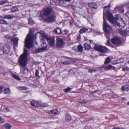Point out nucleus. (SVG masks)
Masks as SVG:
<instances>
[{"label":"nucleus","mask_w":129,"mask_h":129,"mask_svg":"<svg viewBox=\"0 0 129 129\" xmlns=\"http://www.w3.org/2000/svg\"><path fill=\"white\" fill-rule=\"evenodd\" d=\"M106 17H107L108 20L111 23H114L115 21L117 25L120 28H123L125 26V24L123 19L121 18L118 15H116L115 18H114L112 14L110 12H108L106 13L104 12L103 29L105 32L107 34H108L109 33L111 27L106 21L105 19Z\"/></svg>","instance_id":"nucleus-1"},{"label":"nucleus","mask_w":129,"mask_h":129,"mask_svg":"<svg viewBox=\"0 0 129 129\" xmlns=\"http://www.w3.org/2000/svg\"><path fill=\"white\" fill-rule=\"evenodd\" d=\"M31 31L30 30L28 35L27 36L25 41V45L26 48H30L33 46V40L34 39H36L35 36L31 35Z\"/></svg>","instance_id":"nucleus-2"},{"label":"nucleus","mask_w":129,"mask_h":129,"mask_svg":"<svg viewBox=\"0 0 129 129\" xmlns=\"http://www.w3.org/2000/svg\"><path fill=\"white\" fill-rule=\"evenodd\" d=\"M27 60V52L26 49L24 48V53L20 56L18 62L20 64H26Z\"/></svg>","instance_id":"nucleus-3"},{"label":"nucleus","mask_w":129,"mask_h":129,"mask_svg":"<svg viewBox=\"0 0 129 129\" xmlns=\"http://www.w3.org/2000/svg\"><path fill=\"white\" fill-rule=\"evenodd\" d=\"M41 41L42 42V44L41 45L42 48H39L36 49L35 51V53H37L42 52L46 51L47 50L46 42L44 40V39L42 40Z\"/></svg>","instance_id":"nucleus-4"},{"label":"nucleus","mask_w":129,"mask_h":129,"mask_svg":"<svg viewBox=\"0 0 129 129\" xmlns=\"http://www.w3.org/2000/svg\"><path fill=\"white\" fill-rule=\"evenodd\" d=\"M94 49L97 51L104 53H106L108 50V49L105 47L96 44L94 45Z\"/></svg>","instance_id":"nucleus-5"},{"label":"nucleus","mask_w":129,"mask_h":129,"mask_svg":"<svg viewBox=\"0 0 129 129\" xmlns=\"http://www.w3.org/2000/svg\"><path fill=\"white\" fill-rule=\"evenodd\" d=\"M65 42L63 40L59 37L56 40V47L59 48H62L64 46Z\"/></svg>","instance_id":"nucleus-6"},{"label":"nucleus","mask_w":129,"mask_h":129,"mask_svg":"<svg viewBox=\"0 0 129 129\" xmlns=\"http://www.w3.org/2000/svg\"><path fill=\"white\" fill-rule=\"evenodd\" d=\"M52 11V9L50 8H48L46 9L42 10L40 13L41 15L44 16L48 15L50 14Z\"/></svg>","instance_id":"nucleus-7"},{"label":"nucleus","mask_w":129,"mask_h":129,"mask_svg":"<svg viewBox=\"0 0 129 129\" xmlns=\"http://www.w3.org/2000/svg\"><path fill=\"white\" fill-rule=\"evenodd\" d=\"M44 38L42 39L43 40L44 39H46L48 41V44L50 46H55V41L54 39L52 38H49L47 37L46 36L43 35Z\"/></svg>","instance_id":"nucleus-8"},{"label":"nucleus","mask_w":129,"mask_h":129,"mask_svg":"<svg viewBox=\"0 0 129 129\" xmlns=\"http://www.w3.org/2000/svg\"><path fill=\"white\" fill-rule=\"evenodd\" d=\"M56 16L54 15H51L43 19V21L48 23L52 22L55 21Z\"/></svg>","instance_id":"nucleus-9"},{"label":"nucleus","mask_w":129,"mask_h":129,"mask_svg":"<svg viewBox=\"0 0 129 129\" xmlns=\"http://www.w3.org/2000/svg\"><path fill=\"white\" fill-rule=\"evenodd\" d=\"M111 41L113 44L115 45L119 44L121 43L120 39L117 37H116L112 39Z\"/></svg>","instance_id":"nucleus-10"},{"label":"nucleus","mask_w":129,"mask_h":129,"mask_svg":"<svg viewBox=\"0 0 129 129\" xmlns=\"http://www.w3.org/2000/svg\"><path fill=\"white\" fill-rule=\"evenodd\" d=\"M19 39L16 38H12L11 39V41L14 42V48H16L18 45V42Z\"/></svg>","instance_id":"nucleus-11"},{"label":"nucleus","mask_w":129,"mask_h":129,"mask_svg":"<svg viewBox=\"0 0 129 129\" xmlns=\"http://www.w3.org/2000/svg\"><path fill=\"white\" fill-rule=\"evenodd\" d=\"M26 65H20L21 70L24 74L28 72L29 70L26 66Z\"/></svg>","instance_id":"nucleus-12"},{"label":"nucleus","mask_w":129,"mask_h":129,"mask_svg":"<svg viewBox=\"0 0 129 129\" xmlns=\"http://www.w3.org/2000/svg\"><path fill=\"white\" fill-rule=\"evenodd\" d=\"M31 104L32 105L36 107H40V103L37 101L35 100H33L31 102Z\"/></svg>","instance_id":"nucleus-13"},{"label":"nucleus","mask_w":129,"mask_h":129,"mask_svg":"<svg viewBox=\"0 0 129 129\" xmlns=\"http://www.w3.org/2000/svg\"><path fill=\"white\" fill-rule=\"evenodd\" d=\"M14 17L12 15H5L3 17H1L4 19H13Z\"/></svg>","instance_id":"nucleus-14"},{"label":"nucleus","mask_w":129,"mask_h":129,"mask_svg":"<svg viewBox=\"0 0 129 129\" xmlns=\"http://www.w3.org/2000/svg\"><path fill=\"white\" fill-rule=\"evenodd\" d=\"M88 6L91 8L96 9L98 7V6L95 3H90L88 4Z\"/></svg>","instance_id":"nucleus-15"},{"label":"nucleus","mask_w":129,"mask_h":129,"mask_svg":"<svg viewBox=\"0 0 129 129\" xmlns=\"http://www.w3.org/2000/svg\"><path fill=\"white\" fill-rule=\"evenodd\" d=\"M115 11H122V13H123L124 11L123 7L122 6H119L115 8Z\"/></svg>","instance_id":"nucleus-16"},{"label":"nucleus","mask_w":129,"mask_h":129,"mask_svg":"<svg viewBox=\"0 0 129 129\" xmlns=\"http://www.w3.org/2000/svg\"><path fill=\"white\" fill-rule=\"evenodd\" d=\"M54 31L55 33H57L59 34H60L61 33V30L59 27H57V28L55 29Z\"/></svg>","instance_id":"nucleus-17"},{"label":"nucleus","mask_w":129,"mask_h":129,"mask_svg":"<svg viewBox=\"0 0 129 129\" xmlns=\"http://www.w3.org/2000/svg\"><path fill=\"white\" fill-rule=\"evenodd\" d=\"M57 112V110L56 109H54L50 110L49 112V114H56Z\"/></svg>","instance_id":"nucleus-18"},{"label":"nucleus","mask_w":129,"mask_h":129,"mask_svg":"<svg viewBox=\"0 0 129 129\" xmlns=\"http://www.w3.org/2000/svg\"><path fill=\"white\" fill-rule=\"evenodd\" d=\"M17 89L19 90H26L27 89V88L25 86H18L17 87Z\"/></svg>","instance_id":"nucleus-19"},{"label":"nucleus","mask_w":129,"mask_h":129,"mask_svg":"<svg viewBox=\"0 0 129 129\" xmlns=\"http://www.w3.org/2000/svg\"><path fill=\"white\" fill-rule=\"evenodd\" d=\"M71 118V117L69 114H68L65 116V120L66 122H68L70 121Z\"/></svg>","instance_id":"nucleus-20"},{"label":"nucleus","mask_w":129,"mask_h":129,"mask_svg":"<svg viewBox=\"0 0 129 129\" xmlns=\"http://www.w3.org/2000/svg\"><path fill=\"white\" fill-rule=\"evenodd\" d=\"M121 89L122 91H127L129 89V87L127 86H123L121 88Z\"/></svg>","instance_id":"nucleus-21"},{"label":"nucleus","mask_w":129,"mask_h":129,"mask_svg":"<svg viewBox=\"0 0 129 129\" xmlns=\"http://www.w3.org/2000/svg\"><path fill=\"white\" fill-rule=\"evenodd\" d=\"M4 126L6 129H10L11 127V125L8 123H5L4 124Z\"/></svg>","instance_id":"nucleus-22"},{"label":"nucleus","mask_w":129,"mask_h":129,"mask_svg":"<svg viewBox=\"0 0 129 129\" xmlns=\"http://www.w3.org/2000/svg\"><path fill=\"white\" fill-rule=\"evenodd\" d=\"M3 92L5 94H9L10 93V90L9 88H4Z\"/></svg>","instance_id":"nucleus-23"},{"label":"nucleus","mask_w":129,"mask_h":129,"mask_svg":"<svg viewBox=\"0 0 129 129\" xmlns=\"http://www.w3.org/2000/svg\"><path fill=\"white\" fill-rule=\"evenodd\" d=\"M3 51L4 53L7 54L9 52L10 49L9 48H6L4 49Z\"/></svg>","instance_id":"nucleus-24"},{"label":"nucleus","mask_w":129,"mask_h":129,"mask_svg":"<svg viewBox=\"0 0 129 129\" xmlns=\"http://www.w3.org/2000/svg\"><path fill=\"white\" fill-rule=\"evenodd\" d=\"M87 30L88 29L87 28H85L84 27H83L80 30L79 32L81 34H83L85 33Z\"/></svg>","instance_id":"nucleus-25"},{"label":"nucleus","mask_w":129,"mask_h":129,"mask_svg":"<svg viewBox=\"0 0 129 129\" xmlns=\"http://www.w3.org/2000/svg\"><path fill=\"white\" fill-rule=\"evenodd\" d=\"M128 33V31H126L125 30H122L121 31V34L123 36L126 35Z\"/></svg>","instance_id":"nucleus-26"},{"label":"nucleus","mask_w":129,"mask_h":129,"mask_svg":"<svg viewBox=\"0 0 129 129\" xmlns=\"http://www.w3.org/2000/svg\"><path fill=\"white\" fill-rule=\"evenodd\" d=\"M78 51L79 52H82L83 50V47L82 46L79 45L77 47Z\"/></svg>","instance_id":"nucleus-27"},{"label":"nucleus","mask_w":129,"mask_h":129,"mask_svg":"<svg viewBox=\"0 0 129 129\" xmlns=\"http://www.w3.org/2000/svg\"><path fill=\"white\" fill-rule=\"evenodd\" d=\"M84 46L85 50L88 49L90 48L92 49L90 45L87 44H84Z\"/></svg>","instance_id":"nucleus-28"},{"label":"nucleus","mask_w":129,"mask_h":129,"mask_svg":"<svg viewBox=\"0 0 129 129\" xmlns=\"http://www.w3.org/2000/svg\"><path fill=\"white\" fill-rule=\"evenodd\" d=\"M11 75L16 80H19L20 79V78L18 76L15 75L13 73H12Z\"/></svg>","instance_id":"nucleus-29"},{"label":"nucleus","mask_w":129,"mask_h":129,"mask_svg":"<svg viewBox=\"0 0 129 129\" xmlns=\"http://www.w3.org/2000/svg\"><path fill=\"white\" fill-rule=\"evenodd\" d=\"M18 8L16 6H15L13 7L11 10L12 12H14L15 11H18Z\"/></svg>","instance_id":"nucleus-30"},{"label":"nucleus","mask_w":129,"mask_h":129,"mask_svg":"<svg viewBox=\"0 0 129 129\" xmlns=\"http://www.w3.org/2000/svg\"><path fill=\"white\" fill-rule=\"evenodd\" d=\"M110 61V59L109 57H107L105 59V64L109 63Z\"/></svg>","instance_id":"nucleus-31"},{"label":"nucleus","mask_w":129,"mask_h":129,"mask_svg":"<svg viewBox=\"0 0 129 129\" xmlns=\"http://www.w3.org/2000/svg\"><path fill=\"white\" fill-rule=\"evenodd\" d=\"M0 23L3 24H7L8 23L4 19H1L0 20Z\"/></svg>","instance_id":"nucleus-32"},{"label":"nucleus","mask_w":129,"mask_h":129,"mask_svg":"<svg viewBox=\"0 0 129 129\" xmlns=\"http://www.w3.org/2000/svg\"><path fill=\"white\" fill-rule=\"evenodd\" d=\"M123 59H120L116 61H115L114 63L115 64H117L121 63L123 61Z\"/></svg>","instance_id":"nucleus-33"},{"label":"nucleus","mask_w":129,"mask_h":129,"mask_svg":"<svg viewBox=\"0 0 129 129\" xmlns=\"http://www.w3.org/2000/svg\"><path fill=\"white\" fill-rule=\"evenodd\" d=\"M40 107H46L49 106V105L47 103H42V104H40Z\"/></svg>","instance_id":"nucleus-34"},{"label":"nucleus","mask_w":129,"mask_h":129,"mask_svg":"<svg viewBox=\"0 0 129 129\" xmlns=\"http://www.w3.org/2000/svg\"><path fill=\"white\" fill-rule=\"evenodd\" d=\"M112 66L111 65H108L107 67L106 68H101V69H105V70H109L111 68H112Z\"/></svg>","instance_id":"nucleus-35"},{"label":"nucleus","mask_w":129,"mask_h":129,"mask_svg":"<svg viewBox=\"0 0 129 129\" xmlns=\"http://www.w3.org/2000/svg\"><path fill=\"white\" fill-rule=\"evenodd\" d=\"M29 22L28 23L31 24L32 25L34 23V22L31 18H29L28 19Z\"/></svg>","instance_id":"nucleus-36"},{"label":"nucleus","mask_w":129,"mask_h":129,"mask_svg":"<svg viewBox=\"0 0 129 129\" xmlns=\"http://www.w3.org/2000/svg\"><path fill=\"white\" fill-rule=\"evenodd\" d=\"M71 90V89L69 87H68L66 89H64V91L65 92H68Z\"/></svg>","instance_id":"nucleus-37"},{"label":"nucleus","mask_w":129,"mask_h":129,"mask_svg":"<svg viewBox=\"0 0 129 129\" xmlns=\"http://www.w3.org/2000/svg\"><path fill=\"white\" fill-rule=\"evenodd\" d=\"M39 74V72L38 70H36V71L35 75L36 76L38 77L39 78V76L38 74Z\"/></svg>","instance_id":"nucleus-38"},{"label":"nucleus","mask_w":129,"mask_h":129,"mask_svg":"<svg viewBox=\"0 0 129 129\" xmlns=\"http://www.w3.org/2000/svg\"><path fill=\"white\" fill-rule=\"evenodd\" d=\"M129 70V69L128 68H122V70L123 71H125L126 70L127 71H128Z\"/></svg>","instance_id":"nucleus-39"},{"label":"nucleus","mask_w":129,"mask_h":129,"mask_svg":"<svg viewBox=\"0 0 129 129\" xmlns=\"http://www.w3.org/2000/svg\"><path fill=\"white\" fill-rule=\"evenodd\" d=\"M96 71V70H95L90 69V70H88V72L90 73H92L93 72H95Z\"/></svg>","instance_id":"nucleus-40"},{"label":"nucleus","mask_w":129,"mask_h":129,"mask_svg":"<svg viewBox=\"0 0 129 129\" xmlns=\"http://www.w3.org/2000/svg\"><path fill=\"white\" fill-rule=\"evenodd\" d=\"M7 2L6 1H2L0 2V5L3 4H4Z\"/></svg>","instance_id":"nucleus-41"},{"label":"nucleus","mask_w":129,"mask_h":129,"mask_svg":"<svg viewBox=\"0 0 129 129\" xmlns=\"http://www.w3.org/2000/svg\"><path fill=\"white\" fill-rule=\"evenodd\" d=\"M87 102L85 100H82L80 101V103H85Z\"/></svg>","instance_id":"nucleus-42"},{"label":"nucleus","mask_w":129,"mask_h":129,"mask_svg":"<svg viewBox=\"0 0 129 129\" xmlns=\"http://www.w3.org/2000/svg\"><path fill=\"white\" fill-rule=\"evenodd\" d=\"M77 39L78 41H80L81 37L80 36V35H79L78 36L77 38Z\"/></svg>","instance_id":"nucleus-43"},{"label":"nucleus","mask_w":129,"mask_h":129,"mask_svg":"<svg viewBox=\"0 0 129 129\" xmlns=\"http://www.w3.org/2000/svg\"><path fill=\"white\" fill-rule=\"evenodd\" d=\"M3 87L0 86V94L2 92V89H3Z\"/></svg>","instance_id":"nucleus-44"},{"label":"nucleus","mask_w":129,"mask_h":129,"mask_svg":"<svg viewBox=\"0 0 129 129\" xmlns=\"http://www.w3.org/2000/svg\"><path fill=\"white\" fill-rule=\"evenodd\" d=\"M5 37L6 38H7L9 39L10 38V36H9V35H7V36H5Z\"/></svg>","instance_id":"nucleus-45"},{"label":"nucleus","mask_w":129,"mask_h":129,"mask_svg":"<svg viewBox=\"0 0 129 129\" xmlns=\"http://www.w3.org/2000/svg\"><path fill=\"white\" fill-rule=\"evenodd\" d=\"M112 129H124L123 128H120L119 127H115L113 128Z\"/></svg>","instance_id":"nucleus-46"},{"label":"nucleus","mask_w":129,"mask_h":129,"mask_svg":"<svg viewBox=\"0 0 129 129\" xmlns=\"http://www.w3.org/2000/svg\"><path fill=\"white\" fill-rule=\"evenodd\" d=\"M64 31L66 33H68L69 32V30L67 29H65L64 30Z\"/></svg>","instance_id":"nucleus-47"},{"label":"nucleus","mask_w":129,"mask_h":129,"mask_svg":"<svg viewBox=\"0 0 129 129\" xmlns=\"http://www.w3.org/2000/svg\"><path fill=\"white\" fill-rule=\"evenodd\" d=\"M107 8H108V6H106L104 7V9H105Z\"/></svg>","instance_id":"nucleus-48"},{"label":"nucleus","mask_w":129,"mask_h":129,"mask_svg":"<svg viewBox=\"0 0 129 129\" xmlns=\"http://www.w3.org/2000/svg\"><path fill=\"white\" fill-rule=\"evenodd\" d=\"M63 0H60V1H59V2H60V3H61V2H63Z\"/></svg>","instance_id":"nucleus-49"},{"label":"nucleus","mask_w":129,"mask_h":129,"mask_svg":"<svg viewBox=\"0 0 129 129\" xmlns=\"http://www.w3.org/2000/svg\"><path fill=\"white\" fill-rule=\"evenodd\" d=\"M108 6V8H109L110 7V4H109L108 5V6Z\"/></svg>","instance_id":"nucleus-50"},{"label":"nucleus","mask_w":129,"mask_h":129,"mask_svg":"<svg viewBox=\"0 0 129 129\" xmlns=\"http://www.w3.org/2000/svg\"><path fill=\"white\" fill-rule=\"evenodd\" d=\"M97 91V90H96L94 91H93L92 92L93 93H95Z\"/></svg>","instance_id":"nucleus-51"},{"label":"nucleus","mask_w":129,"mask_h":129,"mask_svg":"<svg viewBox=\"0 0 129 129\" xmlns=\"http://www.w3.org/2000/svg\"><path fill=\"white\" fill-rule=\"evenodd\" d=\"M6 110H8V111H9V109H8V108H6Z\"/></svg>","instance_id":"nucleus-52"},{"label":"nucleus","mask_w":129,"mask_h":129,"mask_svg":"<svg viewBox=\"0 0 129 129\" xmlns=\"http://www.w3.org/2000/svg\"><path fill=\"white\" fill-rule=\"evenodd\" d=\"M66 1L69 2L71 1V0H65Z\"/></svg>","instance_id":"nucleus-53"},{"label":"nucleus","mask_w":129,"mask_h":129,"mask_svg":"<svg viewBox=\"0 0 129 129\" xmlns=\"http://www.w3.org/2000/svg\"><path fill=\"white\" fill-rule=\"evenodd\" d=\"M87 112V111H86L85 112H83L82 113H86Z\"/></svg>","instance_id":"nucleus-54"},{"label":"nucleus","mask_w":129,"mask_h":129,"mask_svg":"<svg viewBox=\"0 0 129 129\" xmlns=\"http://www.w3.org/2000/svg\"><path fill=\"white\" fill-rule=\"evenodd\" d=\"M66 58L68 59H70L71 58H70L69 57H66Z\"/></svg>","instance_id":"nucleus-55"},{"label":"nucleus","mask_w":129,"mask_h":129,"mask_svg":"<svg viewBox=\"0 0 129 129\" xmlns=\"http://www.w3.org/2000/svg\"><path fill=\"white\" fill-rule=\"evenodd\" d=\"M2 119V118L0 117V121Z\"/></svg>","instance_id":"nucleus-56"},{"label":"nucleus","mask_w":129,"mask_h":129,"mask_svg":"<svg viewBox=\"0 0 129 129\" xmlns=\"http://www.w3.org/2000/svg\"><path fill=\"white\" fill-rule=\"evenodd\" d=\"M107 43H108V44H109V41H108H108L107 42Z\"/></svg>","instance_id":"nucleus-57"},{"label":"nucleus","mask_w":129,"mask_h":129,"mask_svg":"<svg viewBox=\"0 0 129 129\" xmlns=\"http://www.w3.org/2000/svg\"><path fill=\"white\" fill-rule=\"evenodd\" d=\"M127 104L128 105H129V102L127 103Z\"/></svg>","instance_id":"nucleus-58"},{"label":"nucleus","mask_w":129,"mask_h":129,"mask_svg":"<svg viewBox=\"0 0 129 129\" xmlns=\"http://www.w3.org/2000/svg\"><path fill=\"white\" fill-rule=\"evenodd\" d=\"M54 72H53L52 73V74H54Z\"/></svg>","instance_id":"nucleus-59"},{"label":"nucleus","mask_w":129,"mask_h":129,"mask_svg":"<svg viewBox=\"0 0 129 129\" xmlns=\"http://www.w3.org/2000/svg\"><path fill=\"white\" fill-rule=\"evenodd\" d=\"M4 10H8V9H4Z\"/></svg>","instance_id":"nucleus-60"},{"label":"nucleus","mask_w":129,"mask_h":129,"mask_svg":"<svg viewBox=\"0 0 129 129\" xmlns=\"http://www.w3.org/2000/svg\"><path fill=\"white\" fill-rule=\"evenodd\" d=\"M128 64H129V60L128 61Z\"/></svg>","instance_id":"nucleus-61"},{"label":"nucleus","mask_w":129,"mask_h":129,"mask_svg":"<svg viewBox=\"0 0 129 129\" xmlns=\"http://www.w3.org/2000/svg\"><path fill=\"white\" fill-rule=\"evenodd\" d=\"M89 41H90V42H91V41H91V40H89Z\"/></svg>","instance_id":"nucleus-62"},{"label":"nucleus","mask_w":129,"mask_h":129,"mask_svg":"<svg viewBox=\"0 0 129 129\" xmlns=\"http://www.w3.org/2000/svg\"><path fill=\"white\" fill-rule=\"evenodd\" d=\"M40 19V20H42V19Z\"/></svg>","instance_id":"nucleus-63"}]
</instances>
